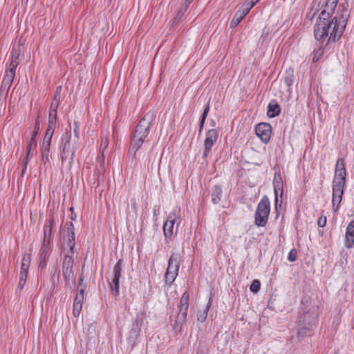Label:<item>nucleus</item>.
Masks as SVG:
<instances>
[{"instance_id":"nucleus-54","label":"nucleus","mask_w":354,"mask_h":354,"mask_svg":"<svg viewBox=\"0 0 354 354\" xmlns=\"http://www.w3.org/2000/svg\"><path fill=\"white\" fill-rule=\"evenodd\" d=\"M335 200H333V207H335Z\"/></svg>"},{"instance_id":"nucleus-44","label":"nucleus","mask_w":354,"mask_h":354,"mask_svg":"<svg viewBox=\"0 0 354 354\" xmlns=\"http://www.w3.org/2000/svg\"><path fill=\"white\" fill-rule=\"evenodd\" d=\"M209 110V106L207 105L203 111L201 118H206Z\"/></svg>"},{"instance_id":"nucleus-58","label":"nucleus","mask_w":354,"mask_h":354,"mask_svg":"<svg viewBox=\"0 0 354 354\" xmlns=\"http://www.w3.org/2000/svg\"><path fill=\"white\" fill-rule=\"evenodd\" d=\"M105 145H106V146H107V145H108L107 140H105Z\"/></svg>"},{"instance_id":"nucleus-18","label":"nucleus","mask_w":354,"mask_h":354,"mask_svg":"<svg viewBox=\"0 0 354 354\" xmlns=\"http://www.w3.org/2000/svg\"><path fill=\"white\" fill-rule=\"evenodd\" d=\"M281 109L279 105L275 101H271L268 106L267 115L269 118H272L280 113Z\"/></svg>"},{"instance_id":"nucleus-13","label":"nucleus","mask_w":354,"mask_h":354,"mask_svg":"<svg viewBox=\"0 0 354 354\" xmlns=\"http://www.w3.org/2000/svg\"><path fill=\"white\" fill-rule=\"evenodd\" d=\"M85 290H86V286H84L80 289V292H78L76 295V297L74 299L73 313V315L76 317H77L80 315V312L82 310Z\"/></svg>"},{"instance_id":"nucleus-28","label":"nucleus","mask_w":354,"mask_h":354,"mask_svg":"<svg viewBox=\"0 0 354 354\" xmlns=\"http://www.w3.org/2000/svg\"><path fill=\"white\" fill-rule=\"evenodd\" d=\"M212 199H220L222 196V189L220 186L216 185L212 191Z\"/></svg>"},{"instance_id":"nucleus-11","label":"nucleus","mask_w":354,"mask_h":354,"mask_svg":"<svg viewBox=\"0 0 354 354\" xmlns=\"http://www.w3.org/2000/svg\"><path fill=\"white\" fill-rule=\"evenodd\" d=\"M178 214L176 212H171L167 217V220L164 223L163 231L166 238H170L173 234L174 225Z\"/></svg>"},{"instance_id":"nucleus-1","label":"nucleus","mask_w":354,"mask_h":354,"mask_svg":"<svg viewBox=\"0 0 354 354\" xmlns=\"http://www.w3.org/2000/svg\"><path fill=\"white\" fill-rule=\"evenodd\" d=\"M346 19L342 15L341 17H331L330 12L322 10L317 19L314 27L315 39L321 44L326 42V46L338 41L346 26Z\"/></svg>"},{"instance_id":"nucleus-37","label":"nucleus","mask_w":354,"mask_h":354,"mask_svg":"<svg viewBox=\"0 0 354 354\" xmlns=\"http://www.w3.org/2000/svg\"><path fill=\"white\" fill-rule=\"evenodd\" d=\"M50 142L51 140H43L41 151H50Z\"/></svg>"},{"instance_id":"nucleus-5","label":"nucleus","mask_w":354,"mask_h":354,"mask_svg":"<svg viewBox=\"0 0 354 354\" xmlns=\"http://www.w3.org/2000/svg\"><path fill=\"white\" fill-rule=\"evenodd\" d=\"M189 295L187 292H185L180 298L178 306V313L173 325L175 330L181 331L183 326L186 323L187 310L189 308Z\"/></svg>"},{"instance_id":"nucleus-53","label":"nucleus","mask_w":354,"mask_h":354,"mask_svg":"<svg viewBox=\"0 0 354 354\" xmlns=\"http://www.w3.org/2000/svg\"><path fill=\"white\" fill-rule=\"evenodd\" d=\"M75 218H76V215L75 214L71 216V219L72 220H75Z\"/></svg>"},{"instance_id":"nucleus-43","label":"nucleus","mask_w":354,"mask_h":354,"mask_svg":"<svg viewBox=\"0 0 354 354\" xmlns=\"http://www.w3.org/2000/svg\"><path fill=\"white\" fill-rule=\"evenodd\" d=\"M10 62L17 66L19 65L18 57L12 55Z\"/></svg>"},{"instance_id":"nucleus-35","label":"nucleus","mask_w":354,"mask_h":354,"mask_svg":"<svg viewBox=\"0 0 354 354\" xmlns=\"http://www.w3.org/2000/svg\"><path fill=\"white\" fill-rule=\"evenodd\" d=\"M17 65H15L12 64L11 62L9 63L8 66L6 68V73L10 74L12 73V75L15 76V71L17 68Z\"/></svg>"},{"instance_id":"nucleus-4","label":"nucleus","mask_w":354,"mask_h":354,"mask_svg":"<svg viewBox=\"0 0 354 354\" xmlns=\"http://www.w3.org/2000/svg\"><path fill=\"white\" fill-rule=\"evenodd\" d=\"M346 175L344 161L342 158L337 159L335 176L333 179V199H342Z\"/></svg>"},{"instance_id":"nucleus-16","label":"nucleus","mask_w":354,"mask_h":354,"mask_svg":"<svg viewBox=\"0 0 354 354\" xmlns=\"http://www.w3.org/2000/svg\"><path fill=\"white\" fill-rule=\"evenodd\" d=\"M180 263V255L178 253H172L168 261V267L167 270L176 272L178 273Z\"/></svg>"},{"instance_id":"nucleus-41","label":"nucleus","mask_w":354,"mask_h":354,"mask_svg":"<svg viewBox=\"0 0 354 354\" xmlns=\"http://www.w3.org/2000/svg\"><path fill=\"white\" fill-rule=\"evenodd\" d=\"M296 257H297V254L296 252H295L294 250H292L289 254H288V260L290 261V262H293L296 260Z\"/></svg>"},{"instance_id":"nucleus-26","label":"nucleus","mask_w":354,"mask_h":354,"mask_svg":"<svg viewBox=\"0 0 354 354\" xmlns=\"http://www.w3.org/2000/svg\"><path fill=\"white\" fill-rule=\"evenodd\" d=\"M187 9V8H186L185 5L180 8L176 17L173 19V26L178 23V21L181 19Z\"/></svg>"},{"instance_id":"nucleus-40","label":"nucleus","mask_w":354,"mask_h":354,"mask_svg":"<svg viewBox=\"0 0 354 354\" xmlns=\"http://www.w3.org/2000/svg\"><path fill=\"white\" fill-rule=\"evenodd\" d=\"M54 133L53 130L46 129L44 140H51L53 135Z\"/></svg>"},{"instance_id":"nucleus-8","label":"nucleus","mask_w":354,"mask_h":354,"mask_svg":"<svg viewBox=\"0 0 354 354\" xmlns=\"http://www.w3.org/2000/svg\"><path fill=\"white\" fill-rule=\"evenodd\" d=\"M122 259H120L114 266L113 269V278L109 281L110 288L115 296H118L120 292V279L121 277V272L122 267Z\"/></svg>"},{"instance_id":"nucleus-24","label":"nucleus","mask_w":354,"mask_h":354,"mask_svg":"<svg viewBox=\"0 0 354 354\" xmlns=\"http://www.w3.org/2000/svg\"><path fill=\"white\" fill-rule=\"evenodd\" d=\"M178 272L167 270L165 274V282L170 286L176 279Z\"/></svg>"},{"instance_id":"nucleus-29","label":"nucleus","mask_w":354,"mask_h":354,"mask_svg":"<svg viewBox=\"0 0 354 354\" xmlns=\"http://www.w3.org/2000/svg\"><path fill=\"white\" fill-rule=\"evenodd\" d=\"M57 123V116L56 115H48V129L55 131Z\"/></svg>"},{"instance_id":"nucleus-6","label":"nucleus","mask_w":354,"mask_h":354,"mask_svg":"<svg viewBox=\"0 0 354 354\" xmlns=\"http://www.w3.org/2000/svg\"><path fill=\"white\" fill-rule=\"evenodd\" d=\"M269 201H260L255 212L254 223L258 227H264L268 222L270 214Z\"/></svg>"},{"instance_id":"nucleus-12","label":"nucleus","mask_w":354,"mask_h":354,"mask_svg":"<svg viewBox=\"0 0 354 354\" xmlns=\"http://www.w3.org/2000/svg\"><path fill=\"white\" fill-rule=\"evenodd\" d=\"M55 230V218L53 216H50L48 220L44 225V243L49 244L52 241L53 232Z\"/></svg>"},{"instance_id":"nucleus-15","label":"nucleus","mask_w":354,"mask_h":354,"mask_svg":"<svg viewBox=\"0 0 354 354\" xmlns=\"http://www.w3.org/2000/svg\"><path fill=\"white\" fill-rule=\"evenodd\" d=\"M354 245V221H351L346 227L344 245L346 248H351Z\"/></svg>"},{"instance_id":"nucleus-2","label":"nucleus","mask_w":354,"mask_h":354,"mask_svg":"<svg viewBox=\"0 0 354 354\" xmlns=\"http://www.w3.org/2000/svg\"><path fill=\"white\" fill-rule=\"evenodd\" d=\"M67 231V239L63 237L64 241L67 243L70 251L64 259L62 264V274L65 279L66 286L72 288L75 283V277L73 273V248L75 245V235L74 225L72 222H66L64 225Z\"/></svg>"},{"instance_id":"nucleus-52","label":"nucleus","mask_w":354,"mask_h":354,"mask_svg":"<svg viewBox=\"0 0 354 354\" xmlns=\"http://www.w3.org/2000/svg\"><path fill=\"white\" fill-rule=\"evenodd\" d=\"M340 202H341V200H339V201H338V203H337V205L336 208H335V209H334L335 212H336V211H337V208H338V206H339V205Z\"/></svg>"},{"instance_id":"nucleus-57","label":"nucleus","mask_w":354,"mask_h":354,"mask_svg":"<svg viewBox=\"0 0 354 354\" xmlns=\"http://www.w3.org/2000/svg\"><path fill=\"white\" fill-rule=\"evenodd\" d=\"M70 210H71V212H73V207H71L70 208Z\"/></svg>"},{"instance_id":"nucleus-50","label":"nucleus","mask_w":354,"mask_h":354,"mask_svg":"<svg viewBox=\"0 0 354 354\" xmlns=\"http://www.w3.org/2000/svg\"><path fill=\"white\" fill-rule=\"evenodd\" d=\"M74 133L75 134V136L77 137H78V130H77V127H75V129H74Z\"/></svg>"},{"instance_id":"nucleus-55","label":"nucleus","mask_w":354,"mask_h":354,"mask_svg":"<svg viewBox=\"0 0 354 354\" xmlns=\"http://www.w3.org/2000/svg\"><path fill=\"white\" fill-rule=\"evenodd\" d=\"M212 127H214L215 126V122L214 121H212Z\"/></svg>"},{"instance_id":"nucleus-3","label":"nucleus","mask_w":354,"mask_h":354,"mask_svg":"<svg viewBox=\"0 0 354 354\" xmlns=\"http://www.w3.org/2000/svg\"><path fill=\"white\" fill-rule=\"evenodd\" d=\"M154 119L153 112L147 113L137 124L133 133L129 153L136 155V152L141 147L145 138L149 134L150 125Z\"/></svg>"},{"instance_id":"nucleus-30","label":"nucleus","mask_w":354,"mask_h":354,"mask_svg":"<svg viewBox=\"0 0 354 354\" xmlns=\"http://www.w3.org/2000/svg\"><path fill=\"white\" fill-rule=\"evenodd\" d=\"M41 163L45 166L50 163V151H41Z\"/></svg>"},{"instance_id":"nucleus-46","label":"nucleus","mask_w":354,"mask_h":354,"mask_svg":"<svg viewBox=\"0 0 354 354\" xmlns=\"http://www.w3.org/2000/svg\"><path fill=\"white\" fill-rule=\"evenodd\" d=\"M319 57L317 56V55H315L314 53H313V62H316L319 60Z\"/></svg>"},{"instance_id":"nucleus-51","label":"nucleus","mask_w":354,"mask_h":354,"mask_svg":"<svg viewBox=\"0 0 354 354\" xmlns=\"http://www.w3.org/2000/svg\"><path fill=\"white\" fill-rule=\"evenodd\" d=\"M279 202H280V205H281L283 201H278V200H276L275 201V203H276V206H277L279 205Z\"/></svg>"},{"instance_id":"nucleus-34","label":"nucleus","mask_w":354,"mask_h":354,"mask_svg":"<svg viewBox=\"0 0 354 354\" xmlns=\"http://www.w3.org/2000/svg\"><path fill=\"white\" fill-rule=\"evenodd\" d=\"M319 46H320L318 48L315 49L313 53L320 57L323 55L327 46H326V42L324 44H321L319 42Z\"/></svg>"},{"instance_id":"nucleus-21","label":"nucleus","mask_w":354,"mask_h":354,"mask_svg":"<svg viewBox=\"0 0 354 354\" xmlns=\"http://www.w3.org/2000/svg\"><path fill=\"white\" fill-rule=\"evenodd\" d=\"M30 264V257L28 254L24 256L21 265L20 274H27Z\"/></svg>"},{"instance_id":"nucleus-7","label":"nucleus","mask_w":354,"mask_h":354,"mask_svg":"<svg viewBox=\"0 0 354 354\" xmlns=\"http://www.w3.org/2000/svg\"><path fill=\"white\" fill-rule=\"evenodd\" d=\"M77 147L75 145H72L70 139H67L63 146V151L62 153V163L66 164L68 168H70L73 162L75 153Z\"/></svg>"},{"instance_id":"nucleus-49","label":"nucleus","mask_w":354,"mask_h":354,"mask_svg":"<svg viewBox=\"0 0 354 354\" xmlns=\"http://www.w3.org/2000/svg\"><path fill=\"white\" fill-rule=\"evenodd\" d=\"M139 330V328L137 327L136 328H133L131 331H133L135 334H136Z\"/></svg>"},{"instance_id":"nucleus-39","label":"nucleus","mask_w":354,"mask_h":354,"mask_svg":"<svg viewBox=\"0 0 354 354\" xmlns=\"http://www.w3.org/2000/svg\"><path fill=\"white\" fill-rule=\"evenodd\" d=\"M259 0H247L245 2V6H246L248 9H252L254 5L259 2Z\"/></svg>"},{"instance_id":"nucleus-17","label":"nucleus","mask_w":354,"mask_h":354,"mask_svg":"<svg viewBox=\"0 0 354 354\" xmlns=\"http://www.w3.org/2000/svg\"><path fill=\"white\" fill-rule=\"evenodd\" d=\"M14 75H12V73L8 74L5 73V75L3 78L1 86H0V92L2 93L7 94L10 90V88L13 82L15 79Z\"/></svg>"},{"instance_id":"nucleus-22","label":"nucleus","mask_w":354,"mask_h":354,"mask_svg":"<svg viewBox=\"0 0 354 354\" xmlns=\"http://www.w3.org/2000/svg\"><path fill=\"white\" fill-rule=\"evenodd\" d=\"M211 304H212V299L209 298L208 303H207L206 307L205 308L203 312L198 313L197 315V320L199 322L203 323L206 320L207 314H208V311L209 310Z\"/></svg>"},{"instance_id":"nucleus-36","label":"nucleus","mask_w":354,"mask_h":354,"mask_svg":"<svg viewBox=\"0 0 354 354\" xmlns=\"http://www.w3.org/2000/svg\"><path fill=\"white\" fill-rule=\"evenodd\" d=\"M322 213H324V212H322ZM326 221H327L326 216L324 215V214H322V215L320 216V217L319 218V219L317 221L318 226L320 227H324V226H326Z\"/></svg>"},{"instance_id":"nucleus-31","label":"nucleus","mask_w":354,"mask_h":354,"mask_svg":"<svg viewBox=\"0 0 354 354\" xmlns=\"http://www.w3.org/2000/svg\"><path fill=\"white\" fill-rule=\"evenodd\" d=\"M27 276H28L27 274H20L19 273V283L17 286V288L19 290H21L24 288L25 283L26 282Z\"/></svg>"},{"instance_id":"nucleus-23","label":"nucleus","mask_w":354,"mask_h":354,"mask_svg":"<svg viewBox=\"0 0 354 354\" xmlns=\"http://www.w3.org/2000/svg\"><path fill=\"white\" fill-rule=\"evenodd\" d=\"M39 125H40V124H39V118H37L35 122V130L32 133V137H31L30 140L28 144L30 149H32V147H35L37 145V142H36L35 138L38 133V131L39 129Z\"/></svg>"},{"instance_id":"nucleus-56","label":"nucleus","mask_w":354,"mask_h":354,"mask_svg":"<svg viewBox=\"0 0 354 354\" xmlns=\"http://www.w3.org/2000/svg\"><path fill=\"white\" fill-rule=\"evenodd\" d=\"M263 200H265V199H268L267 196H264L262 198Z\"/></svg>"},{"instance_id":"nucleus-25","label":"nucleus","mask_w":354,"mask_h":354,"mask_svg":"<svg viewBox=\"0 0 354 354\" xmlns=\"http://www.w3.org/2000/svg\"><path fill=\"white\" fill-rule=\"evenodd\" d=\"M339 0H327L326 2L325 9L326 12H330V15L335 10Z\"/></svg>"},{"instance_id":"nucleus-20","label":"nucleus","mask_w":354,"mask_h":354,"mask_svg":"<svg viewBox=\"0 0 354 354\" xmlns=\"http://www.w3.org/2000/svg\"><path fill=\"white\" fill-rule=\"evenodd\" d=\"M284 82L286 86L290 87L292 86L294 83V70L292 68H288L285 71V75L283 77Z\"/></svg>"},{"instance_id":"nucleus-27","label":"nucleus","mask_w":354,"mask_h":354,"mask_svg":"<svg viewBox=\"0 0 354 354\" xmlns=\"http://www.w3.org/2000/svg\"><path fill=\"white\" fill-rule=\"evenodd\" d=\"M59 100H53L50 104V110H49V115H56L57 116V110L58 109L59 104Z\"/></svg>"},{"instance_id":"nucleus-32","label":"nucleus","mask_w":354,"mask_h":354,"mask_svg":"<svg viewBox=\"0 0 354 354\" xmlns=\"http://www.w3.org/2000/svg\"><path fill=\"white\" fill-rule=\"evenodd\" d=\"M47 245H48L47 243H44V241H43V245L40 249V258L41 260H45L47 257L48 254V249H47Z\"/></svg>"},{"instance_id":"nucleus-9","label":"nucleus","mask_w":354,"mask_h":354,"mask_svg":"<svg viewBox=\"0 0 354 354\" xmlns=\"http://www.w3.org/2000/svg\"><path fill=\"white\" fill-rule=\"evenodd\" d=\"M218 137V132L214 129H209L206 133V137L204 141V151L203 153V157L204 158L208 156L212 147L216 142Z\"/></svg>"},{"instance_id":"nucleus-38","label":"nucleus","mask_w":354,"mask_h":354,"mask_svg":"<svg viewBox=\"0 0 354 354\" xmlns=\"http://www.w3.org/2000/svg\"><path fill=\"white\" fill-rule=\"evenodd\" d=\"M62 89V87L61 86L57 87L55 95H54L53 100H57L60 101Z\"/></svg>"},{"instance_id":"nucleus-42","label":"nucleus","mask_w":354,"mask_h":354,"mask_svg":"<svg viewBox=\"0 0 354 354\" xmlns=\"http://www.w3.org/2000/svg\"><path fill=\"white\" fill-rule=\"evenodd\" d=\"M83 281H84V279L82 277V276H80V279H79V283H78V286H77V289H78V292H80V289L86 285L83 283Z\"/></svg>"},{"instance_id":"nucleus-48","label":"nucleus","mask_w":354,"mask_h":354,"mask_svg":"<svg viewBox=\"0 0 354 354\" xmlns=\"http://www.w3.org/2000/svg\"><path fill=\"white\" fill-rule=\"evenodd\" d=\"M192 1L193 0H185V6H186V8H188L189 5L191 3Z\"/></svg>"},{"instance_id":"nucleus-59","label":"nucleus","mask_w":354,"mask_h":354,"mask_svg":"<svg viewBox=\"0 0 354 354\" xmlns=\"http://www.w3.org/2000/svg\"><path fill=\"white\" fill-rule=\"evenodd\" d=\"M26 168V166H25V168H24V170H23V173H24V172H25Z\"/></svg>"},{"instance_id":"nucleus-47","label":"nucleus","mask_w":354,"mask_h":354,"mask_svg":"<svg viewBox=\"0 0 354 354\" xmlns=\"http://www.w3.org/2000/svg\"><path fill=\"white\" fill-rule=\"evenodd\" d=\"M32 149H30L29 145L28 146V153H27V157L26 159L28 160L29 157L30 156V151Z\"/></svg>"},{"instance_id":"nucleus-14","label":"nucleus","mask_w":354,"mask_h":354,"mask_svg":"<svg viewBox=\"0 0 354 354\" xmlns=\"http://www.w3.org/2000/svg\"><path fill=\"white\" fill-rule=\"evenodd\" d=\"M273 187L274 192V199H283V184L280 174H275L273 178Z\"/></svg>"},{"instance_id":"nucleus-10","label":"nucleus","mask_w":354,"mask_h":354,"mask_svg":"<svg viewBox=\"0 0 354 354\" xmlns=\"http://www.w3.org/2000/svg\"><path fill=\"white\" fill-rule=\"evenodd\" d=\"M255 132L262 142L268 143L272 134V127L268 123L261 122L256 126Z\"/></svg>"},{"instance_id":"nucleus-45","label":"nucleus","mask_w":354,"mask_h":354,"mask_svg":"<svg viewBox=\"0 0 354 354\" xmlns=\"http://www.w3.org/2000/svg\"><path fill=\"white\" fill-rule=\"evenodd\" d=\"M205 119L206 118H201L199 133H201L202 131V129H203L204 124H205Z\"/></svg>"},{"instance_id":"nucleus-19","label":"nucleus","mask_w":354,"mask_h":354,"mask_svg":"<svg viewBox=\"0 0 354 354\" xmlns=\"http://www.w3.org/2000/svg\"><path fill=\"white\" fill-rule=\"evenodd\" d=\"M249 11L250 9L245 6L241 13L236 12L230 22V27L233 28L236 26Z\"/></svg>"},{"instance_id":"nucleus-33","label":"nucleus","mask_w":354,"mask_h":354,"mask_svg":"<svg viewBox=\"0 0 354 354\" xmlns=\"http://www.w3.org/2000/svg\"><path fill=\"white\" fill-rule=\"evenodd\" d=\"M261 283L260 281L257 279H254L252 284L250 285V290L256 293L260 289Z\"/></svg>"}]
</instances>
